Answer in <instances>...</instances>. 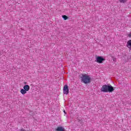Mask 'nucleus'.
Wrapping results in <instances>:
<instances>
[{
  "mask_svg": "<svg viewBox=\"0 0 131 131\" xmlns=\"http://www.w3.org/2000/svg\"><path fill=\"white\" fill-rule=\"evenodd\" d=\"M20 93L22 95H25L27 93V91L24 89H21Z\"/></svg>",
  "mask_w": 131,
  "mask_h": 131,
  "instance_id": "nucleus-8",
  "label": "nucleus"
},
{
  "mask_svg": "<svg viewBox=\"0 0 131 131\" xmlns=\"http://www.w3.org/2000/svg\"><path fill=\"white\" fill-rule=\"evenodd\" d=\"M62 18L64 20H67L68 19V17L66 15H62Z\"/></svg>",
  "mask_w": 131,
  "mask_h": 131,
  "instance_id": "nucleus-10",
  "label": "nucleus"
},
{
  "mask_svg": "<svg viewBox=\"0 0 131 131\" xmlns=\"http://www.w3.org/2000/svg\"><path fill=\"white\" fill-rule=\"evenodd\" d=\"M80 78L82 82H83L86 84L90 83V82H91V80H92V78L90 77V76L86 75V74H82Z\"/></svg>",
  "mask_w": 131,
  "mask_h": 131,
  "instance_id": "nucleus-2",
  "label": "nucleus"
},
{
  "mask_svg": "<svg viewBox=\"0 0 131 131\" xmlns=\"http://www.w3.org/2000/svg\"><path fill=\"white\" fill-rule=\"evenodd\" d=\"M103 93H112L114 91V88L111 85H103L101 89Z\"/></svg>",
  "mask_w": 131,
  "mask_h": 131,
  "instance_id": "nucleus-1",
  "label": "nucleus"
},
{
  "mask_svg": "<svg viewBox=\"0 0 131 131\" xmlns=\"http://www.w3.org/2000/svg\"><path fill=\"white\" fill-rule=\"evenodd\" d=\"M68 93H69V89L68 88V85L66 84L63 87V94L68 95Z\"/></svg>",
  "mask_w": 131,
  "mask_h": 131,
  "instance_id": "nucleus-4",
  "label": "nucleus"
},
{
  "mask_svg": "<svg viewBox=\"0 0 131 131\" xmlns=\"http://www.w3.org/2000/svg\"><path fill=\"white\" fill-rule=\"evenodd\" d=\"M56 130H57V131H65V129H64V127H63L62 126H58L56 129Z\"/></svg>",
  "mask_w": 131,
  "mask_h": 131,
  "instance_id": "nucleus-5",
  "label": "nucleus"
},
{
  "mask_svg": "<svg viewBox=\"0 0 131 131\" xmlns=\"http://www.w3.org/2000/svg\"><path fill=\"white\" fill-rule=\"evenodd\" d=\"M24 90H25L27 92H28V91L30 90V87L28 85H25V86H24Z\"/></svg>",
  "mask_w": 131,
  "mask_h": 131,
  "instance_id": "nucleus-6",
  "label": "nucleus"
},
{
  "mask_svg": "<svg viewBox=\"0 0 131 131\" xmlns=\"http://www.w3.org/2000/svg\"><path fill=\"white\" fill-rule=\"evenodd\" d=\"M103 61H105V59H104L103 57L101 56H98L96 57L95 62H97V63H99L100 64L103 63Z\"/></svg>",
  "mask_w": 131,
  "mask_h": 131,
  "instance_id": "nucleus-3",
  "label": "nucleus"
},
{
  "mask_svg": "<svg viewBox=\"0 0 131 131\" xmlns=\"http://www.w3.org/2000/svg\"><path fill=\"white\" fill-rule=\"evenodd\" d=\"M119 2L122 4H124L125 3H126V2H127V0H119Z\"/></svg>",
  "mask_w": 131,
  "mask_h": 131,
  "instance_id": "nucleus-9",
  "label": "nucleus"
},
{
  "mask_svg": "<svg viewBox=\"0 0 131 131\" xmlns=\"http://www.w3.org/2000/svg\"><path fill=\"white\" fill-rule=\"evenodd\" d=\"M128 36H129V37H131V33L128 35Z\"/></svg>",
  "mask_w": 131,
  "mask_h": 131,
  "instance_id": "nucleus-11",
  "label": "nucleus"
},
{
  "mask_svg": "<svg viewBox=\"0 0 131 131\" xmlns=\"http://www.w3.org/2000/svg\"><path fill=\"white\" fill-rule=\"evenodd\" d=\"M64 113H65V114H66V112H65V111H63Z\"/></svg>",
  "mask_w": 131,
  "mask_h": 131,
  "instance_id": "nucleus-12",
  "label": "nucleus"
},
{
  "mask_svg": "<svg viewBox=\"0 0 131 131\" xmlns=\"http://www.w3.org/2000/svg\"><path fill=\"white\" fill-rule=\"evenodd\" d=\"M127 47H128V49H129V50H131V40H129L127 42Z\"/></svg>",
  "mask_w": 131,
  "mask_h": 131,
  "instance_id": "nucleus-7",
  "label": "nucleus"
}]
</instances>
